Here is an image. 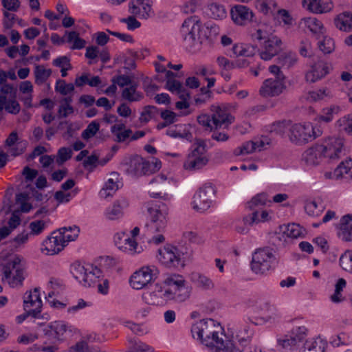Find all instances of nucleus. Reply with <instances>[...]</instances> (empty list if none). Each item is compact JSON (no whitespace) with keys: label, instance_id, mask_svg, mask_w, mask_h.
<instances>
[{"label":"nucleus","instance_id":"1","mask_svg":"<svg viewBox=\"0 0 352 352\" xmlns=\"http://www.w3.org/2000/svg\"><path fill=\"white\" fill-rule=\"evenodd\" d=\"M220 33V28L216 24L203 23L196 15L187 17L179 28V36L186 50L190 53L199 52L204 43L212 41Z\"/></svg>","mask_w":352,"mask_h":352},{"label":"nucleus","instance_id":"2","mask_svg":"<svg viewBox=\"0 0 352 352\" xmlns=\"http://www.w3.org/2000/svg\"><path fill=\"white\" fill-rule=\"evenodd\" d=\"M221 329L218 324L212 319H203L195 322L191 327L192 336L194 338L201 340L202 344L208 347L210 350L222 340L226 336L220 333L217 330Z\"/></svg>","mask_w":352,"mask_h":352},{"label":"nucleus","instance_id":"3","mask_svg":"<svg viewBox=\"0 0 352 352\" xmlns=\"http://www.w3.org/2000/svg\"><path fill=\"white\" fill-rule=\"evenodd\" d=\"M148 212L151 216V222L146 224L148 234H153L157 232L160 234L153 236L149 239L148 243L158 245L164 241L165 238L162 234L166 227L168 214V209L165 204L155 206V208H149Z\"/></svg>","mask_w":352,"mask_h":352},{"label":"nucleus","instance_id":"4","mask_svg":"<svg viewBox=\"0 0 352 352\" xmlns=\"http://www.w3.org/2000/svg\"><path fill=\"white\" fill-rule=\"evenodd\" d=\"M23 258L16 255L8 261L1 267V280L6 281L11 287L21 286L25 280V267Z\"/></svg>","mask_w":352,"mask_h":352},{"label":"nucleus","instance_id":"5","mask_svg":"<svg viewBox=\"0 0 352 352\" xmlns=\"http://www.w3.org/2000/svg\"><path fill=\"white\" fill-rule=\"evenodd\" d=\"M209 162L206 141L197 139L191 146V151L184 162V169L195 171L201 169Z\"/></svg>","mask_w":352,"mask_h":352},{"label":"nucleus","instance_id":"6","mask_svg":"<svg viewBox=\"0 0 352 352\" xmlns=\"http://www.w3.org/2000/svg\"><path fill=\"white\" fill-rule=\"evenodd\" d=\"M277 258L273 249L267 246L256 249L252 254L251 269L255 274H263L273 268Z\"/></svg>","mask_w":352,"mask_h":352},{"label":"nucleus","instance_id":"7","mask_svg":"<svg viewBox=\"0 0 352 352\" xmlns=\"http://www.w3.org/2000/svg\"><path fill=\"white\" fill-rule=\"evenodd\" d=\"M234 119L225 108L217 107L211 116L206 114L200 115L197 117V122L207 129L212 131L213 128H228Z\"/></svg>","mask_w":352,"mask_h":352},{"label":"nucleus","instance_id":"8","mask_svg":"<svg viewBox=\"0 0 352 352\" xmlns=\"http://www.w3.org/2000/svg\"><path fill=\"white\" fill-rule=\"evenodd\" d=\"M322 135L319 129H316L311 123L294 124L289 129V138L296 145H303L313 141Z\"/></svg>","mask_w":352,"mask_h":352},{"label":"nucleus","instance_id":"9","mask_svg":"<svg viewBox=\"0 0 352 352\" xmlns=\"http://www.w3.org/2000/svg\"><path fill=\"white\" fill-rule=\"evenodd\" d=\"M267 202V195L265 193L258 194L248 202L246 208L252 211V213L243 217L244 224L252 226L254 223L266 221L268 213L265 210H262L260 214V211Z\"/></svg>","mask_w":352,"mask_h":352},{"label":"nucleus","instance_id":"10","mask_svg":"<svg viewBox=\"0 0 352 352\" xmlns=\"http://www.w3.org/2000/svg\"><path fill=\"white\" fill-rule=\"evenodd\" d=\"M215 195L214 185L211 183L204 184L193 196L192 208L199 212H206L212 206Z\"/></svg>","mask_w":352,"mask_h":352},{"label":"nucleus","instance_id":"11","mask_svg":"<svg viewBox=\"0 0 352 352\" xmlns=\"http://www.w3.org/2000/svg\"><path fill=\"white\" fill-rule=\"evenodd\" d=\"M120 166L122 170L131 176H140L152 171L150 162L139 155L125 157Z\"/></svg>","mask_w":352,"mask_h":352},{"label":"nucleus","instance_id":"12","mask_svg":"<svg viewBox=\"0 0 352 352\" xmlns=\"http://www.w3.org/2000/svg\"><path fill=\"white\" fill-rule=\"evenodd\" d=\"M158 274L159 270L155 266H144L131 276V286L135 289H141L155 280Z\"/></svg>","mask_w":352,"mask_h":352},{"label":"nucleus","instance_id":"13","mask_svg":"<svg viewBox=\"0 0 352 352\" xmlns=\"http://www.w3.org/2000/svg\"><path fill=\"white\" fill-rule=\"evenodd\" d=\"M171 296L170 288H164L161 285L156 284L152 291L145 292L142 298L147 305L163 306L170 300Z\"/></svg>","mask_w":352,"mask_h":352},{"label":"nucleus","instance_id":"14","mask_svg":"<svg viewBox=\"0 0 352 352\" xmlns=\"http://www.w3.org/2000/svg\"><path fill=\"white\" fill-rule=\"evenodd\" d=\"M324 157L338 160L345 154L344 140L338 137H329L320 144Z\"/></svg>","mask_w":352,"mask_h":352},{"label":"nucleus","instance_id":"15","mask_svg":"<svg viewBox=\"0 0 352 352\" xmlns=\"http://www.w3.org/2000/svg\"><path fill=\"white\" fill-rule=\"evenodd\" d=\"M157 259L164 265L168 267H183L181 254L178 249L173 245H166L158 250Z\"/></svg>","mask_w":352,"mask_h":352},{"label":"nucleus","instance_id":"16","mask_svg":"<svg viewBox=\"0 0 352 352\" xmlns=\"http://www.w3.org/2000/svg\"><path fill=\"white\" fill-rule=\"evenodd\" d=\"M42 300L40 290L35 287L33 291L26 292L23 296V309L32 314V317L39 318L42 311Z\"/></svg>","mask_w":352,"mask_h":352},{"label":"nucleus","instance_id":"17","mask_svg":"<svg viewBox=\"0 0 352 352\" xmlns=\"http://www.w3.org/2000/svg\"><path fill=\"white\" fill-rule=\"evenodd\" d=\"M307 329L305 326L295 327L289 335L278 339V344L286 350H293L298 343L302 342L307 337Z\"/></svg>","mask_w":352,"mask_h":352},{"label":"nucleus","instance_id":"18","mask_svg":"<svg viewBox=\"0 0 352 352\" xmlns=\"http://www.w3.org/2000/svg\"><path fill=\"white\" fill-rule=\"evenodd\" d=\"M170 182L165 175L160 174L155 176L148 182V194L153 198L168 199V195L164 191L169 187Z\"/></svg>","mask_w":352,"mask_h":352},{"label":"nucleus","instance_id":"19","mask_svg":"<svg viewBox=\"0 0 352 352\" xmlns=\"http://www.w3.org/2000/svg\"><path fill=\"white\" fill-rule=\"evenodd\" d=\"M283 41L276 35H271L270 38L263 42L259 50V56L262 60H270L276 56L281 50Z\"/></svg>","mask_w":352,"mask_h":352},{"label":"nucleus","instance_id":"20","mask_svg":"<svg viewBox=\"0 0 352 352\" xmlns=\"http://www.w3.org/2000/svg\"><path fill=\"white\" fill-rule=\"evenodd\" d=\"M255 16L254 12L249 7L237 4L230 9V17L233 23L239 26H245L252 22Z\"/></svg>","mask_w":352,"mask_h":352},{"label":"nucleus","instance_id":"21","mask_svg":"<svg viewBox=\"0 0 352 352\" xmlns=\"http://www.w3.org/2000/svg\"><path fill=\"white\" fill-rule=\"evenodd\" d=\"M330 70L329 64L322 60L311 63L307 69L305 78L308 82H316L324 78Z\"/></svg>","mask_w":352,"mask_h":352},{"label":"nucleus","instance_id":"22","mask_svg":"<svg viewBox=\"0 0 352 352\" xmlns=\"http://www.w3.org/2000/svg\"><path fill=\"white\" fill-rule=\"evenodd\" d=\"M125 0H116L117 4H120ZM153 1L151 0H131L129 4V12L141 19H147L153 13Z\"/></svg>","mask_w":352,"mask_h":352},{"label":"nucleus","instance_id":"23","mask_svg":"<svg viewBox=\"0 0 352 352\" xmlns=\"http://www.w3.org/2000/svg\"><path fill=\"white\" fill-rule=\"evenodd\" d=\"M155 70L157 74L155 78L159 81H166V88H182V83L175 79L176 75L171 71L167 70L166 63H153Z\"/></svg>","mask_w":352,"mask_h":352},{"label":"nucleus","instance_id":"24","mask_svg":"<svg viewBox=\"0 0 352 352\" xmlns=\"http://www.w3.org/2000/svg\"><path fill=\"white\" fill-rule=\"evenodd\" d=\"M43 245H45V249H42V252L46 250L48 255L57 254L67 245L58 230L52 232L43 241Z\"/></svg>","mask_w":352,"mask_h":352},{"label":"nucleus","instance_id":"25","mask_svg":"<svg viewBox=\"0 0 352 352\" xmlns=\"http://www.w3.org/2000/svg\"><path fill=\"white\" fill-rule=\"evenodd\" d=\"M17 89H0V113L5 109L12 114H17L20 111L19 102L12 97L16 94Z\"/></svg>","mask_w":352,"mask_h":352},{"label":"nucleus","instance_id":"26","mask_svg":"<svg viewBox=\"0 0 352 352\" xmlns=\"http://www.w3.org/2000/svg\"><path fill=\"white\" fill-rule=\"evenodd\" d=\"M302 7L311 13L322 14L331 12L334 4L332 0H302Z\"/></svg>","mask_w":352,"mask_h":352},{"label":"nucleus","instance_id":"27","mask_svg":"<svg viewBox=\"0 0 352 352\" xmlns=\"http://www.w3.org/2000/svg\"><path fill=\"white\" fill-rule=\"evenodd\" d=\"M269 72L274 75V77L266 79L263 82V88H285L287 87L285 76L279 67L272 65L269 67Z\"/></svg>","mask_w":352,"mask_h":352},{"label":"nucleus","instance_id":"28","mask_svg":"<svg viewBox=\"0 0 352 352\" xmlns=\"http://www.w3.org/2000/svg\"><path fill=\"white\" fill-rule=\"evenodd\" d=\"M67 329L68 326L64 321H54L44 329V333L49 340L55 339L58 341H63L64 333Z\"/></svg>","mask_w":352,"mask_h":352},{"label":"nucleus","instance_id":"29","mask_svg":"<svg viewBox=\"0 0 352 352\" xmlns=\"http://www.w3.org/2000/svg\"><path fill=\"white\" fill-rule=\"evenodd\" d=\"M129 201L126 198H120L115 201L111 206L107 207L104 211L106 219L110 221H114L122 217L123 210L127 208Z\"/></svg>","mask_w":352,"mask_h":352},{"label":"nucleus","instance_id":"30","mask_svg":"<svg viewBox=\"0 0 352 352\" xmlns=\"http://www.w3.org/2000/svg\"><path fill=\"white\" fill-rule=\"evenodd\" d=\"M300 23L317 38L320 37V36H324L327 32L323 23L316 17H304L300 20Z\"/></svg>","mask_w":352,"mask_h":352},{"label":"nucleus","instance_id":"31","mask_svg":"<svg viewBox=\"0 0 352 352\" xmlns=\"http://www.w3.org/2000/svg\"><path fill=\"white\" fill-rule=\"evenodd\" d=\"M115 243L118 248L130 254L138 252V243L125 233L117 234L114 238Z\"/></svg>","mask_w":352,"mask_h":352},{"label":"nucleus","instance_id":"32","mask_svg":"<svg viewBox=\"0 0 352 352\" xmlns=\"http://www.w3.org/2000/svg\"><path fill=\"white\" fill-rule=\"evenodd\" d=\"M338 236L343 241H352V214L344 215L340 219Z\"/></svg>","mask_w":352,"mask_h":352},{"label":"nucleus","instance_id":"33","mask_svg":"<svg viewBox=\"0 0 352 352\" xmlns=\"http://www.w3.org/2000/svg\"><path fill=\"white\" fill-rule=\"evenodd\" d=\"M323 156V152L320 144L307 149L303 155L302 160L309 166L318 165Z\"/></svg>","mask_w":352,"mask_h":352},{"label":"nucleus","instance_id":"34","mask_svg":"<svg viewBox=\"0 0 352 352\" xmlns=\"http://www.w3.org/2000/svg\"><path fill=\"white\" fill-rule=\"evenodd\" d=\"M190 280L196 287L202 290H210L214 287L212 280L200 272H192L190 274Z\"/></svg>","mask_w":352,"mask_h":352},{"label":"nucleus","instance_id":"35","mask_svg":"<svg viewBox=\"0 0 352 352\" xmlns=\"http://www.w3.org/2000/svg\"><path fill=\"white\" fill-rule=\"evenodd\" d=\"M208 15L215 20H223L227 17V11L224 5L217 2H209L206 7Z\"/></svg>","mask_w":352,"mask_h":352},{"label":"nucleus","instance_id":"36","mask_svg":"<svg viewBox=\"0 0 352 352\" xmlns=\"http://www.w3.org/2000/svg\"><path fill=\"white\" fill-rule=\"evenodd\" d=\"M85 276L84 281H82V285L85 287L94 286L98 280L103 276L101 270L91 264H87Z\"/></svg>","mask_w":352,"mask_h":352},{"label":"nucleus","instance_id":"37","mask_svg":"<svg viewBox=\"0 0 352 352\" xmlns=\"http://www.w3.org/2000/svg\"><path fill=\"white\" fill-rule=\"evenodd\" d=\"M335 26L343 32L352 31V12H344L334 19Z\"/></svg>","mask_w":352,"mask_h":352},{"label":"nucleus","instance_id":"38","mask_svg":"<svg viewBox=\"0 0 352 352\" xmlns=\"http://www.w3.org/2000/svg\"><path fill=\"white\" fill-rule=\"evenodd\" d=\"M274 19L280 25L286 28H291L294 26L295 19L291 12L283 8L278 9L274 15Z\"/></svg>","mask_w":352,"mask_h":352},{"label":"nucleus","instance_id":"39","mask_svg":"<svg viewBox=\"0 0 352 352\" xmlns=\"http://www.w3.org/2000/svg\"><path fill=\"white\" fill-rule=\"evenodd\" d=\"M327 344L318 338L307 340L299 352H324Z\"/></svg>","mask_w":352,"mask_h":352},{"label":"nucleus","instance_id":"40","mask_svg":"<svg viewBox=\"0 0 352 352\" xmlns=\"http://www.w3.org/2000/svg\"><path fill=\"white\" fill-rule=\"evenodd\" d=\"M287 243V236L283 230H280L279 232H276L270 234L269 243L273 246V252H276L286 246Z\"/></svg>","mask_w":352,"mask_h":352},{"label":"nucleus","instance_id":"41","mask_svg":"<svg viewBox=\"0 0 352 352\" xmlns=\"http://www.w3.org/2000/svg\"><path fill=\"white\" fill-rule=\"evenodd\" d=\"M276 0H255L254 7L263 15H269L277 8Z\"/></svg>","mask_w":352,"mask_h":352},{"label":"nucleus","instance_id":"42","mask_svg":"<svg viewBox=\"0 0 352 352\" xmlns=\"http://www.w3.org/2000/svg\"><path fill=\"white\" fill-rule=\"evenodd\" d=\"M232 52L237 57H252L256 52V47L252 45L239 43L232 47Z\"/></svg>","mask_w":352,"mask_h":352},{"label":"nucleus","instance_id":"43","mask_svg":"<svg viewBox=\"0 0 352 352\" xmlns=\"http://www.w3.org/2000/svg\"><path fill=\"white\" fill-rule=\"evenodd\" d=\"M100 83L101 80L98 76H92L89 73H85L76 77L75 80V85L76 87L89 85L92 87H98Z\"/></svg>","mask_w":352,"mask_h":352},{"label":"nucleus","instance_id":"44","mask_svg":"<svg viewBox=\"0 0 352 352\" xmlns=\"http://www.w3.org/2000/svg\"><path fill=\"white\" fill-rule=\"evenodd\" d=\"M334 175L337 177H343L345 179H352V159L349 158L342 162L335 169Z\"/></svg>","mask_w":352,"mask_h":352},{"label":"nucleus","instance_id":"45","mask_svg":"<svg viewBox=\"0 0 352 352\" xmlns=\"http://www.w3.org/2000/svg\"><path fill=\"white\" fill-rule=\"evenodd\" d=\"M280 230H283L287 238L296 239L304 236L305 230L297 223H291L287 226L280 227Z\"/></svg>","mask_w":352,"mask_h":352},{"label":"nucleus","instance_id":"46","mask_svg":"<svg viewBox=\"0 0 352 352\" xmlns=\"http://www.w3.org/2000/svg\"><path fill=\"white\" fill-rule=\"evenodd\" d=\"M332 96L330 89H311L306 96V99L311 102L326 100Z\"/></svg>","mask_w":352,"mask_h":352},{"label":"nucleus","instance_id":"47","mask_svg":"<svg viewBox=\"0 0 352 352\" xmlns=\"http://www.w3.org/2000/svg\"><path fill=\"white\" fill-rule=\"evenodd\" d=\"M203 0H184L179 6L180 12L184 14H193L201 6Z\"/></svg>","mask_w":352,"mask_h":352},{"label":"nucleus","instance_id":"48","mask_svg":"<svg viewBox=\"0 0 352 352\" xmlns=\"http://www.w3.org/2000/svg\"><path fill=\"white\" fill-rule=\"evenodd\" d=\"M61 232V236L67 245L69 242L75 241L78 236L80 229L76 226L63 227L58 229Z\"/></svg>","mask_w":352,"mask_h":352},{"label":"nucleus","instance_id":"49","mask_svg":"<svg viewBox=\"0 0 352 352\" xmlns=\"http://www.w3.org/2000/svg\"><path fill=\"white\" fill-rule=\"evenodd\" d=\"M272 34L267 30V26L265 24H261L257 28L250 33L251 39L253 41L261 42L268 39Z\"/></svg>","mask_w":352,"mask_h":352},{"label":"nucleus","instance_id":"50","mask_svg":"<svg viewBox=\"0 0 352 352\" xmlns=\"http://www.w3.org/2000/svg\"><path fill=\"white\" fill-rule=\"evenodd\" d=\"M212 352H242L229 340L223 339L211 349Z\"/></svg>","mask_w":352,"mask_h":352},{"label":"nucleus","instance_id":"51","mask_svg":"<svg viewBox=\"0 0 352 352\" xmlns=\"http://www.w3.org/2000/svg\"><path fill=\"white\" fill-rule=\"evenodd\" d=\"M340 110V108L338 106L324 108L317 120L318 122H329L333 119L334 116L339 113Z\"/></svg>","mask_w":352,"mask_h":352},{"label":"nucleus","instance_id":"52","mask_svg":"<svg viewBox=\"0 0 352 352\" xmlns=\"http://www.w3.org/2000/svg\"><path fill=\"white\" fill-rule=\"evenodd\" d=\"M173 93L176 94L179 96L181 99L180 101H178L175 104V107L178 109H184L189 107L190 104L188 102V100L190 98V93L188 91V89H169Z\"/></svg>","mask_w":352,"mask_h":352},{"label":"nucleus","instance_id":"53","mask_svg":"<svg viewBox=\"0 0 352 352\" xmlns=\"http://www.w3.org/2000/svg\"><path fill=\"white\" fill-rule=\"evenodd\" d=\"M160 113L159 109L153 105L145 106L140 113L141 122L147 123L151 119L155 118Z\"/></svg>","mask_w":352,"mask_h":352},{"label":"nucleus","instance_id":"54","mask_svg":"<svg viewBox=\"0 0 352 352\" xmlns=\"http://www.w3.org/2000/svg\"><path fill=\"white\" fill-rule=\"evenodd\" d=\"M254 334V331L248 326H244L239 329L236 334V339L240 344L247 346L250 342L252 337Z\"/></svg>","mask_w":352,"mask_h":352},{"label":"nucleus","instance_id":"55","mask_svg":"<svg viewBox=\"0 0 352 352\" xmlns=\"http://www.w3.org/2000/svg\"><path fill=\"white\" fill-rule=\"evenodd\" d=\"M296 61L297 56L295 53L292 52H283L278 57V63L287 68L292 67Z\"/></svg>","mask_w":352,"mask_h":352},{"label":"nucleus","instance_id":"56","mask_svg":"<svg viewBox=\"0 0 352 352\" xmlns=\"http://www.w3.org/2000/svg\"><path fill=\"white\" fill-rule=\"evenodd\" d=\"M17 140V133L16 131H12L5 141V145L6 146L12 147L10 148V153L13 156H17L23 153V148H19L18 147L14 146L16 144Z\"/></svg>","mask_w":352,"mask_h":352},{"label":"nucleus","instance_id":"57","mask_svg":"<svg viewBox=\"0 0 352 352\" xmlns=\"http://www.w3.org/2000/svg\"><path fill=\"white\" fill-rule=\"evenodd\" d=\"M70 272L74 278L80 284L84 281L85 274L87 272V265H82L79 262H76L71 265Z\"/></svg>","mask_w":352,"mask_h":352},{"label":"nucleus","instance_id":"58","mask_svg":"<svg viewBox=\"0 0 352 352\" xmlns=\"http://www.w3.org/2000/svg\"><path fill=\"white\" fill-rule=\"evenodd\" d=\"M339 263L342 270L352 274V250H346L342 253Z\"/></svg>","mask_w":352,"mask_h":352},{"label":"nucleus","instance_id":"59","mask_svg":"<svg viewBox=\"0 0 352 352\" xmlns=\"http://www.w3.org/2000/svg\"><path fill=\"white\" fill-rule=\"evenodd\" d=\"M67 43L72 45L71 48L73 50H80L85 46V41L79 37L76 32H70L67 36Z\"/></svg>","mask_w":352,"mask_h":352},{"label":"nucleus","instance_id":"60","mask_svg":"<svg viewBox=\"0 0 352 352\" xmlns=\"http://www.w3.org/2000/svg\"><path fill=\"white\" fill-rule=\"evenodd\" d=\"M323 38L318 42V47L324 54H330L335 50V42L330 36H322Z\"/></svg>","mask_w":352,"mask_h":352},{"label":"nucleus","instance_id":"61","mask_svg":"<svg viewBox=\"0 0 352 352\" xmlns=\"http://www.w3.org/2000/svg\"><path fill=\"white\" fill-rule=\"evenodd\" d=\"M184 283L185 280L181 276L179 275H173L170 277H168L165 280L164 283L168 286L173 287V290L179 289V290H184Z\"/></svg>","mask_w":352,"mask_h":352},{"label":"nucleus","instance_id":"62","mask_svg":"<svg viewBox=\"0 0 352 352\" xmlns=\"http://www.w3.org/2000/svg\"><path fill=\"white\" fill-rule=\"evenodd\" d=\"M118 189V184L113 182V179H109L105 183L104 187L100 191V195L102 197L107 198L112 197L113 193Z\"/></svg>","mask_w":352,"mask_h":352},{"label":"nucleus","instance_id":"63","mask_svg":"<svg viewBox=\"0 0 352 352\" xmlns=\"http://www.w3.org/2000/svg\"><path fill=\"white\" fill-rule=\"evenodd\" d=\"M72 102V99L71 97H65L61 100L58 109V113L61 117L66 118L74 112V108L71 105Z\"/></svg>","mask_w":352,"mask_h":352},{"label":"nucleus","instance_id":"64","mask_svg":"<svg viewBox=\"0 0 352 352\" xmlns=\"http://www.w3.org/2000/svg\"><path fill=\"white\" fill-rule=\"evenodd\" d=\"M257 143L258 142H254V141L246 142L241 146L235 148L234 153L235 155L252 153L256 150Z\"/></svg>","mask_w":352,"mask_h":352}]
</instances>
